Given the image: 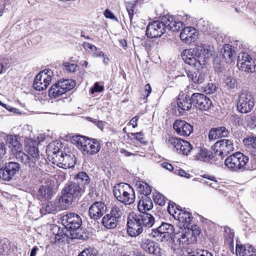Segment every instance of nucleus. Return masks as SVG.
I'll use <instances>...</instances> for the list:
<instances>
[{
  "instance_id": "nucleus-31",
  "label": "nucleus",
  "mask_w": 256,
  "mask_h": 256,
  "mask_svg": "<svg viewBox=\"0 0 256 256\" xmlns=\"http://www.w3.org/2000/svg\"><path fill=\"white\" fill-rule=\"evenodd\" d=\"M243 144L252 154L256 156V136L244 138Z\"/></svg>"
},
{
  "instance_id": "nucleus-54",
  "label": "nucleus",
  "mask_w": 256,
  "mask_h": 256,
  "mask_svg": "<svg viewBox=\"0 0 256 256\" xmlns=\"http://www.w3.org/2000/svg\"><path fill=\"white\" fill-rule=\"evenodd\" d=\"M104 90V86H100L98 82H96L94 86L90 88V92L92 94H94L96 92H102Z\"/></svg>"
},
{
  "instance_id": "nucleus-15",
  "label": "nucleus",
  "mask_w": 256,
  "mask_h": 256,
  "mask_svg": "<svg viewBox=\"0 0 256 256\" xmlns=\"http://www.w3.org/2000/svg\"><path fill=\"white\" fill-rule=\"evenodd\" d=\"M53 72L51 70H44L36 76L34 87L37 90H43L47 88L52 82Z\"/></svg>"
},
{
  "instance_id": "nucleus-42",
  "label": "nucleus",
  "mask_w": 256,
  "mask_h": 256,
  "mask_svg": "<svg viewBox=\"0 0 256 256\" xmlns=\"http://www.w3.org/2000/svg\"><path fill=\"white\" fill-rule=\"evenodd\" d=\"M204 48L205 50L204 52L202 51V52H199L198 53L196 54V56H193L192 57V58L194 59V60H196V61H198V60H200V57L202 56V57L204 58L205 64L206 60L210 56L211 54L208 46H204Z\"/></svg>"
},
{
  "instance_id": "nucleus-5",
  "label": "nucleus",
  "mask_w": 256,
  "mask_h": 256,
  "mask_svg": "<svg viewBox=\"0 0 256 256\" xmlns=\"http://www.w3.org/2000/svg\"><path fill=\"white\" fill-rule=\"evenodd\" d=\"M73 143L80 148L84 154H95L100 149V142L95 140L86 139V137L81 136H74L72 138Z\"/></svg>"
},
{
  "instance_id": "nucleus-57",
  "label": "nucleus",
  "mask_w": 256,
  "mask_h": 256,
  "mask_svg": "<svg viewBox=\"0 0 256 256\" xmlns=\"http://www.w3.org/2000/svg\"><path fill=\"white\" fill-rule=\"evenodd\" d=\"M131 135L140 142H144V136L142 132L131 133Z\"/></svg>"
},
{
  "instance_id": "nucleus-13",
  "label": "nucleus",
  "mask_w": 256,
  "mask_h": 256,
  "mask_svg": "<svg viewBox=\"0 0 256 256\" xmlns=\"http://www.w3.org/2000/svg\"><path fill=\"white\" fill-rule=\"evenodd\" d=\"M28 154L21 152L16 154V158H20L22 162L30 167L34 168L40 155L36 142H32L28 145L26 150Z\"/></svg>"
},
{
  "instance_id": "nucleus-14",
  "label": "nucleus",
  "mask_w": 256,
  "mask_h": 256,
  "mask_svg": "<svg viewBox=\"0 0 256 256\" xmlns=\"http://www.w3.org/2000/svg\"><path fill=\"white\" fill-rule=\"evenodd\" d=\"M254 106V98L252 94L246 90L242 91L238 96L237 108L243 114L250 112Z\"/></svg>"
},
{
  "instance_id": "nucleus-17",
  "label": "nucleus",
  "mask_w": 256,
  "mask_h": 256,
  "mask_svg": "<svg viewBox=\"0 0 256 256\" xmlns=\"http://www.w3.org/2000/svg\"><path fill=\"white\" fill-rule=\"evenodd\" d=\"M138 240L140 246L144 251L155 256H162V251L156 242L146 237L140 236Z\"/></svg>"
},
{
  "instance_id": "nucleus-64",
  "label": "nucleus",
  "mask_w": 256,
  "mask_h": 256,
  "mask_svg": "<svg viewBox=\"0 0 256 256\" xmlns=\"http://www.w3.org/2000/svg\"><path fill=\"white\" fill-rule=\"evenodd\" d=\"M40 248L37 246H34L31 250L30 256H36L37 252L39 250Z\"/></svg>"
},
{
  "instance_id": "nucleus-56",
  "label": "nucleus",
  "mask_w": 256,
  "mask_h": 256,
  "mask_svg": "<svg viewBox=\"0 0 256 256\" xmlns=\"http://www.w3.org/2000/svg\"><path fill=\"white\" fill-rule=\"evenodd\" d=\"M208 138L210 140H214L219 138L216 128H212L208 134Z\"/></svg>"
},
{
  "instance_id": "nucleus-51",
  "label": "nucleus",
  "mask_w": 256,
  "mask_h": 256,
  "mask_svg": "<svg viewBox=\"0 0 256 256\" xmlns=\"http://www.w3.org/2000/svg\"><path fill=\"white\" fill-rule=\"evenodd\" d=\"M225 83L226 84V86L230 88H236V80L230 76H228L227 78H226L225 80Z\"/></svg>"
},
{
  "instance_id": "nucleus-9",
  "label": "nucleus",
  "mask_w": 256,
  "mask_h": 256,
  "mask_svg": "<svg viewBox=\"0 0 256 256\" xmlns=\"http://www.w3.org/2000/svg\"><path fill=\"white\" fill-rule=\"evenodd\" d=\"M216 156V164H220L223 158L234 150L232 142L228 139H222L217 141L212 147Z\"/></svg>"
},
{
  "instance_id": "nucleus-60",
  "label": "nucleus",
  "mask_w": 256,
  "mask_h": 256,
  "mask_svg": "<svg viewBox=\"0 0 256 256\" xmlns=\"http://www.w3.org/2000/svg\"><path fill=\"white\" fill-rule=\"evenodd\" d=\"M138 118H139V117L138 116H136L132 118L130 120V122H128V124L132 125V127L134 128H135L138 126L137 122H138Z\"/></svg>"
},
{
  "instance_id": "nucleus-1",
  "label": "nucleus",
  "mask_w": 256,
  "mask_h": 256,
  "mask_svg": "<svg viewBox=\"0 0 256 256\" xmlns=\"http://www.w3.org/2000/svg\"><path fill=\"white\" fill-rule=\"evenodd\" d=\"M154 223L152 215L147 212L130 214L127 219V233L131 237L140 236L144 228H151Z\"/></svg>"
},
{
  "instance_id": "nucleus-53",
  "label": "nucleus",
  "mask_w": 256,
  "mask_h": 256,
  "mask_svg": "<svg viewBox=\"0 0 256 256\" xmlns=\"http://www.w3.org/2000/svg\"><path fill=\"white\" fill-rule=\"evenodd\" d=\"M56 206L52 202H48L45 206L44 208V214L46 213H52L55 211ZM43 212L44 210H41Z\"/></svg>"
},
{
  "instance_id": "nucleus-20",
  "label": "nucleus",
  "mask_w": 256,
  "mask_h": 256,
  "mask_svg": "<svg viewBox=\"0 0 256 256\" xmlns=\"http://www.w3.org/2000/svg\"><path fill=\"white\" fill-rule=\"evenodd\" d=\"M106 205L102 202H95L88 208V216L91 219L97 220L106 212Z\"/></svg>"
},
{
  "instance_id": "nucleus-3",
  "label": "nucleus",
  "mask_w": 256,
  "mask_h": 256,
  "mask_svg": "<svg viewBox=\"0 0 256 256\" xmlns=\"http://www.w3.org/2000/svg\"><path fill=\"white\" fill-rule=\"evenodd\" d=\"M60 220L63 226L69 230L72 238L81 239L83 238L80 228L82 221L78 214L74 213L66 214L61 217Z\"/></svg>"
},
{
  "instance_id": "nucleus-19",
  "label": "nucleus",
  "mask_w": 256,
  "mask_h": 256,
  "mask_svg": "<svg viewBox=\"0 0 256 256\" xmlns=\"http://www.w3.org/2000/svg\"><path fill=\"white\" fill-rule=\"evenodd\" d=\"M193 104L200 110H208L212 104L209 98L203 94L194 93L192 94Z\"/></svg>"
},
{
  "instance_id": "nucleus-27",
  "label": "nucleus",
  "mask_w": 256,
  "mask_h": 256,
  "mask_svg": "<svg viewBox=\"0 0 256 256\" xmlns=\"http://www.w3.org/2000/svg\"><path fill=\"white\" fill-rule=\"evenodd\" d=\"M236 253L238 256H256L254 247L248 245L236 246Z\"/></svg>"
},
{
  "instance_id": "nucleus-58",
  "label": "nucleus",
  "mask_w": 256,
  "mask_h": 256,
  "mask_svg": "<svg viewBox=\"0 0 256 256\" xmlns=\"http://www.w3.org/2000/svg\"><path fill=\"white\" fill-rule=\"evenodd\" d=\"M174 173L177 174L185 178H189L190 174L186 172L184 170L182 169L176 170H174Z\"/></svg>"
},
{
  "instance_id": "nucleus-39",
  "label": "nucleus",
  "mask_w": 256,
  "mask_h": 256,
  "mask_svg": "<svg viewBox=\"0 0 256 256\" xmlns=\"http://www.w3.org/2000/svg\"><path fill=\"white\" fill-rule=\"evenodd\" d=\"M58 83H56L52 86L48 91L49 96L54 98L58 97L64 94V91H62V89L60 88Z\"/></svg>"
},
{
  "instance_id": "nucleus-47",
  "label": "nucleus",
  "mask_w": 256,
  "mask_h": 256,
  "mask_svg": "<svg viewBox=\"0 0 256 256\" xmlns=\"http://www.w3.org/2000/svg\"><path fill=\"white\" fill-rule=\"evenodd\" d=\"M202 91L206 94H213L216 90V86L212 83L208 84L206 86L202 88Z\"/></svg>"
},
{
  "instance_id": "nucleus-21",
  "label": "nucleus",
  "mask_w": 256,
  "mask_h": 256,
  "mask_svg": "<svg viewBox=\"0 0 256 256\" xmlns=\"http://www.w3.org/2000/svg\"><path fill=\"white\" fill-rule=\"evenodd\" d=\"M174 230V226L170 224L162 222L154 231V236L157 238L158 240L164 242L169 238L170 234Z\"/></svg>"
},
{
  "instance_id": "nucleus-38",
  "label": "nucleus",
  "mask_w": 256,
  "mask_h": 256,
  "mask_svg": "<svg viewBox=\"0 0 256 256\" xmlns=\"http://www.w3.org/2000/svg\"><path fill=\"white\" fill-rule=\"evenodd\" d=\"M8 141L10 144L9 147L12 150L13 152H16V154L18 152H22V145L15 138L11 136L8 138Z\"/></svg>"
},
{
  "instance_id": "nucleus-46",
  "label": "nucleus",
  "mask_w": 256,
  "mask_h": 256,
  "mask_svg": "<svg viewBox=\"0 0 256 256\" xmlns=\"http://www.w3.org/2000/svg\"><path fill=\"white\" fill-rule=\"evenodd\" d=\"M219 138L228 137L229 134L228 130L224 126H220L215 128Z\"/></svg>"
},
{
  "instance_id": "nucleus-55",
  "label": "nucleus",
  "mask_w": 256,
  "mask_h": 256,
  "mask_svg": "<svg viewBox=\"0 0 256 256\" xmlns=\"http://www.w3.org/2000/svg\"><path fill=\"white\" fill-rule=\"evenodd\" d=\"M64 66L66 68V70L69 72H74L77 70V66L75 64L64 62Z\"/></svg>"
},
{
  "instance_id": "nucleus-48",
  "label": "nucleus",
  "mask_w": 256,
  "mask_h": 256,
  "mask_svg": "<svg viewBox=\"0 0 256 256\" xmlns=\"http://www.w3.org/2000/svg\"><path fill=\"white\" fill-rule=\"evenodd\" d=\"M78 256H96V252L93 248H88L83 250Z\"/></svg>"
},
{
  "instance_id": "nucleus-62",
  "label": "nucleus",
  "mask_w": 256,
  "mask_h": 256,
  "mask_svg": "<svg viewBox=\"0 0 256 256\" xmlns=\"http://www.w3.org/2000/svg\"><path fill=\"white\" fill-rule=\"evenodd\" d=\"M104 14L106 18H109L110 19H116L114 14L108 10H105Z\"/></svg>"
},
{
  "instance_id": "nucleus-30",
  "label": "nucleus",
  "mask_w": 256,
  "mask_h": 256,
  "mask_svg": "<svg viewBox=\"0 0 256 256\" xmlns=\"http://www.w3.org/2000/svg\"><path fill=\"white\" fill-rule=\"evenodd\" d=\"M178 213L177 216H176L177 212L174 211L175 215L174 217L177 218L178 220L180 222L186 224H189L191 222L192 217L189 212L179 210L178 208Z\"/></svg>"
},
{
  "instance_id": "nucleus-33",
  "label": "nucleus",
  "mask_w": 256,
  "mask_h": 256,
  "mask_svg": "<svg viewBox=\"0 0 256 256\" xmlns=\"http://www.w3.org/2000/svg\"><path fill=\"white\" fill-rule=\"evenodd\" d=\"M181 138L174 136H169L166 138V146L173 151L176 152L178 150V146L182 141Z\"/></svg>"
},
{
  "instance_id": "nucleus-18",
  "label": "nucleus",
  "mask_w": 256,
  "mask_h": 256,
  "mask_svg": "<svg viewBox=\"0 0 256 256\" xmlns=\"http://www.w3.org/2000/svg\"><path fill=\"white\" fill-rule=\"evenodd\" d=\"M20 164L16 162H9L4 168L0 169V177L4 180H10L20 170Z\"/></svg>"
},
{
  "instance_id": "nucleus-7",
  "label": "nucleus",
  "mask_w": 256,
  "mask_h": 256,
  "mask_svg": "<svg viewBox=\"0 0 256 256\" xmlns=\"http://www.w3.org/2000/svg\"><path fill=\"white\" fill-rule=\"evenodd\" d=\"M248 160V156L242 152H236L227 157L224 160V164L232 172H244L246 170V166Z\"/></svg>"
},
{
  "instance_id": "nucleus-12",
  "label": "nucleus",
  "mask_w": 256,
  "mask_h": 256,
  "mask_svg": "<svg viewBox=\"0 0 256 256\" xmlns=\"http://www.w3.org/2000/svg\"><path fill=\"white\" fill-rule=\"evenodd\" d=\"M204 46H198L192 49L190 48L184 50L182 54V57L186 63L191 66L196 67L197 70H198L200 68H202L204 65V58L202 56L200 58V60H198L196 61L192 59V57L196 56V54L199 52H204Z\"/></svg>"
},
{
  "instance_id": "nucleus-37",
  "label": "nucleus",
  "mask_w": 256,
  "mask_h": 256,
  "mask_svg": "<svg viewBox=\"0 0 256 256\" xmlns=\"http://www.w3.org/2000/svg\"><path fill=\"white\" fill-rule=\"evenodd\" d=\"M192 146L188 141L182 140L180 144L178 146V150L176 152L182 154L187 155L192 150Z\"/></svg>"
},
{
  "instance_id": "nucleus-59",
  "label": "nucleus",
  "mask_w": 256,
  "mask_h": 256,
  "mask_svg": "<svg viewBox=\"0 0 256 256\" xmlns=\"http://www.w3.org/2000/svg\"><path fill=\"white\" fill-rule=\"evenodd\" d=\"M83 46L86 50L90 49L92 51H95L97 50V48L95 46L87 42L83 43Z\"/></svg>"
},
{
  "instance_id": "nucleus-11",
  "label": "nucleus",
  "mask_w": 256,
  "mask_h": 256,
  "mask_svg": "<svg viewBox=\"0 0 256 256\" xmlns=\"http://www.w3.org/2000/svg\"><path fill=\"white\" fill-rule=\"evenodd\" d=\"M204 46H198L192 49L190 48L184 50L182 54V57L186 63L191 66L196 67L197 70H198L200 68H202L204 65V58L202 56L200 58V60H198L196 61L192 59V57L196 56V54L199 52H204Z\"/></svg>"
},
{
  "instance_id": "nucleus-25",
  "label": "nucleus",
  "mask_w": 256,
  "mask_h": 256,
  "mask_svg": "<svg viewBox=\"0 0 256 256\" xmlns=\"http://www.w3.org/2000/svg\"><path fill=\"white\" fill-rule=\"evenodd\" d=\"M74 180V182L78 184L80 188H83L84 192H85L86 186L90 183V178L88 176L85 172H80L75 176Z\"/></svg>"
},
{
  "instance_id": "nucleus-24",
  "label": "nucleus",
  "mask_w": 256,
  "mask_h": 256,
  "mask_svg": "<svg viewBox=\"0 0 256 256\" xmlns=\"http://www.w3.org/2000/svg\"><path fill=\"white\" fill-rule=\"evenodd\" d=\"M196 158L197 160L203 162H208L210 160H212V162H214L215 164V162L217 160V157L214 156V152L211 153L206 148L200 150L196 156Z\"/></svg>"
},
{
  "instance_id": "nucleus-35",
  "label": "nucleus",
  "mask_w": 256,
  "mask_h": 256,
  "mask_svg": "<svg viewBox=\"0 0 256 256\" xmlns=\"http://www.w3.org/2000/svg\"><path fill=\"white\" fill-rule=\"evenodd\" d=\"M234 50H232V46L230 44L224 45L220 50L223 58L228 62H231L232 60V56Z\"/></svg>"
},
{
  "instance_id": "nucleus-44",
  "label": "nucleus",
  "mask_w": 256,
  "mask_h": 256,
  "mask_svg": "<svg viewBox=\"0 0 256 256\" xmlns=\"http://www.w3.org/2000/svg\"><path fill=\"white\" fill-rule=\"evenodd\" d=\"M110 214L118 221L122 214V210L118 206H112Z\"/></svg>"
},
{
  "instance_id": "nucleus-10",
  "label": "nucleus",
  "mask_w": 256,
  "mask_h": 256,
  "mask_svg": "<svg viewBox=\"0 0 256 256\" xmlns=\"http://www.w3.org/2000/svg\"><path fill=\"white\" fill-rule=\"evenodd\" d=\"M52 157L54 164L64 169L74 166L75 164V159L73 155L66 154L58 148L54 149Z\"/></svg>"
},
{
  "instance_id": "nucleus-34",
  "label": "nucleus",
  "mask_w": 256,
  "mask_h": 256,
  "mask_svg": "<svg viewBox=\"0 0 256 256\" xmlns=\"http://www.w3.org/2000/svg\"><path fill=\"white\" fill-rule=\"evenodd\" d=\"M118 220L110 214H106L102 219V224L107 228H114L117 226Z\"/></svg>"
},
{
  "instance_id": "nucleus-16",
  "label": "nucleus",
  "mask_w": 256,
  "mask_h": 256,
  "mask_svg": "<svg viewBox=\"0 0 256 256\" xmlns=\"http://www.w3.org/2000/svg\"><path fill=\"white\" fill-rule=\"evenodd\" d=\"M237 65L242 71L247 72H254L256 70V60L246 52L239 54Z\"/></svg>"
},
{
  "instance_id": "nucleus-29",
  "label": "nucleus",
  "mask_w": 256,
  "mask_h": 256,
  "mask_svg": "<svg viewBox=\"0 0 256 256\" xmlns=\"http://www.w3.org/2000/svg\"><path fill=\"white\" fill-rule=\"evenodd\" d=\"M187 76L190 80L196 84H200L205 80V75L200 71V68L195 72H188Z\"/></svg>"
},
{
  "instance_id": "nucleus-52",
  "label": "nucleus",
  "mask_w": 256,
  "mask_h": 256,
  "mask_svg": "<svg viewBox=\"0 0 256 256\" xmlns=\"http://www.w3.org/2000/svg\"><path fill=\"white\" fill-rule=\"evenodd\" d=\"M204 178L207 179H208L210 180L213 181V182L208 183V182H206V184L212 187L213 188H216V178H214V176H210L208 174H204Z\"/></svg>"
},
{
  "instance_id": "nucleus-22",
  "label": "nucleus",
  "mask_w": 256,
  "mask_h": 256,
  "mask_svg": "<svg viewBox=\"0 0 256 256\" xmlns=\"http://www.w3.org/2000/svg\"><path fill=\"white\" fill-rule=\"evenodd\" d=\"M173 128L178 134L184 136H189L193 132V126L182 120H176L173 124Z\"/></svg>"
},
{
  "instance_id": "nucleus-8",
  "label": "nucleus",
  "mask_w": 256,
  "mask_h": 256,
  "mask_svg": "<svg viewBox=\"0 0 256 256\" xmlns=\"http://www.w3.org/2000/svg\"><path fill=\"white\" fill-rule=\"evenodd\" d=\"M190 231H188L186 229L182 230V232H179L174 234L172 238V242L171 245V248L174 252L176 254L181 256L182 249L186 246L194 242L192 238V234Z\"/></svg>"
},
{
  "instance_id": "nucleus-2",
  "label": "nucleus",
  "mask_w": 256,
  "mask_h": 256,
  "mask_svg": "<svg viewBox=\"0 0 256 256\" xmlns=\"http://www.w3.org/2000/svg\"><path fill=\"white\" fill-rule=\"evenodd\" d=\"M182 28L181 22H176L172 16H165L162 18L161 20L154 21L149 24L146 28V34L150 38H158L162 36L166 31L177 32Z\"/></svg>"
},
{
  "instance_id": "nucleus-43",
  "label": "nucleus",
  "mask_w": 256,
  "mask_h": 256,
  "mask_svg": "<svg viewBox=\"0 0 256 256\" xmlns=\"http://www.w3.org/2000/svg\"><path fill=\"white\" fill-rule=\"evenodd\" d=\"M153 199L156 204L162 206L166 204L165 197L161 194L158 192L153 193Z\"/></svg>"
},
{
  "instance_id": "nucleus-36",
  "label": "nucleus",
  "mask_w": 256,
  "mask_h": 256,
  "mask_svg": "<svg viewBox=\"0 0 256 256\" xmlns=\"http://www.w3.org/2000/svg\"><path fill=\"white\" fill-rule=\"evenodd\" d=\"M58 83L60 88L62 89V91H64V93L72 89L76 86L75 82L72 79L63 80L58 81Z\"/></svg>"
},
{
  "instance_id": "nucleus-32",
  "label": "nucleus",
  "mask_w": 256,
  "mask_h": 256,
  "mask_svg": "<svg viewBox=\"0 0 256 256\" xmlns=\"http://www.w3.org/2000/svg\"><path fill=\"white\" fill-rule=\"evenodd\" d=\"M178 108L182 110H188L191 108L193 102L191 98L186 96L183 98H178L177 102Z\"/></svg>"
},
{
  "instance_id": "nucleus-28",
  "label": "nucleus",
  "mask_w": 256,
  "mask_h": 256,
  "mask_svg": "<svg viewBox=\"0 0 256 256\" xmlns=\"http://www.w3.org/2000/svg\"><path fill=\"white\" fill-rule=\"evenodd\" d=\"M52 192V188L51 186H42L38 190V198L41 200H48L50 198Z\"/></svg>"
},
{
  "instance_id": "nucleus-50",
  "label": "nucleus",
  "mask_w": 256,
  "mask_h": 256,
  "mask_svg": "<svg viewBox=\"0 0 256 256\" xmlns=\"http://www.w3.org/2000/svg\"><path fill=\"white\" fill-rule=\"evenodd\" d=\"M54 178L58 182L60 183L66 180V174L64 172L59 170L57 172L56 174L54 175Z\"/></svg>"
},
{
  "instance_id": "nucleus-61",
  "label": "nucleus",
  "mask_w": 256,
  "mask_h": 256,
  "mask_svg": "<svg viewBox=\"0 0 256 256\" xmlns=\"http://www.w3.org/2000/svg\"><path fill=\"white\" fill-rule=\"evenodd\" d=\"M161 166L162 168H166L167 170H168L169 171H172L174 168L173 166L170 164L166 162H162L161 164Z\"/></svg>"
},
{
  "instance_id": "nucleus-23",
  "label": "nucleus",
  "mask_w": 256,
  "mask_h": 256,
  "mask_svg": "<svg viewBox=\"0 0 256 256\" xmlns=\"http://www.w3.org/2000/svg\"><path fill=\"white\" fill-rule=\"evenodd\" d=\"M182 24V26L184 24ZM182 28V32L180 34V40L184 42L187 44H190L192 42H194L197 38L198 33L197 30L193 27L186 26Z\"/></svg>"
},
{
  "instance_id": "nucleus-63",
  "label": "nucleus",
  "mask_w": 256,
  "mask_h": 256,
  "mask_svg": "<svg viewBox=\"0 0 256 256\" xmlns=\"http://www.w3.org/2000/svg\"><path fill=\"white\" fill-rule=\"evenodd\" d=\"M152 88L150 85V84H146L144 86V92L146 94V96L148 97L150 94L151 93Z\"/></svg>"
},
{
  "instance_id": "nucleus-49",
  "label": "nucleus",
  "mask_w": 256,
  "mask_h": 256,
  "mask_svg": "<svg viewBox=\"0 0 256 256\" xmlns=\"http://www.w3.org/2000/svg\"><path fill=\"white\" fill-rule=\"evenodd\" d=\"M184 256H212V254L206 250H202L196 253H188Z\"/></svg>"
},
{
  "instance_id": "nucleus-41",
  "label": "nucleus",
  "mask_w": 256,
  "mask_h": 256,
  "mask_svg": "<svg viewBox=\"0 0 256 256\" xmlns=\"http://www.w3.org/2000/svg\"><path fill=\"white\" fill-rule=\"evenodd\" d=\"M56 228L58 229V232L55 235L56 242H60L65 237L69 236L68 234L66 233V232H69V230H68V229H66L65 227L60 228L58 226H56Z\"/></svg>"
},
{
  "instance_id": "nucleus-4",
  "label": "nucleus",
  "mask_w": 256,
  "mask_h": 256,
  "mask_svg": "<svg viewBox=\"0 0 256 256\" xmlns=\"http://www.w3.org/2000/svg\"><path fill=\"white\" fill-rule=\"evenodd\" d=\"M114 194L118 201L130 204L135 200V193L132 187L126 183H120L114 187Z\"/></svg>"
},
{
  "instance_id": "nucleus-26",
  "label": "nucleus",
  "mask_w": 256,
  "mask_h": 256,
  "mask_svg": "<svg viewBox=\"0 0 256 256\" xmlns=\"http://www.w3.org/2000/svg\"><path fill=\"white\" fill-rule=\"evenodd\" d=\"M153 207L152 202L147 196H142L140 200L138 208L140 213L146 212V210H149Z\"/></svg>"
},
{
  "instance_id": "nucleus-45",
  "label": "nucleus",
  "mask_w": 256,
  "mask_h": 256,
  "mask_svg": "<svg viewBox=\"0 0 256 256\" xmlns=\"http://www.w3.org/2000/svg\"><path fill=\"white\" fill-rule=\"evenodd\" d=\"M188 231H190L192 234V238H194L192 239L194 242L196 240V236H198L200 233V230L199 227L198 226H192L191 228L186 229Z\"/></svg>"
},
{
  "instance_id": "nucleus-40",
  "label": "nucleus",
  "mask_w": 256,
  "mask_h": 256,
  "mask_svg": "<svg viewBox=\"0 0 256 256\" xmlns=\"http://www.w3.org/2000/svg\"><path fill=\"white\" fill-rule=\"evenodd\" d=\"M138 191L143 196L149 195L152 191L150 187L146 183H140L137 185Z\"/></svg>"
},
{
  "instance_id": "nucleus-6",
  "label": "nucleus",
  "mask_w": 256,
  "mask_h": 256,
  "mask_svg": "<svg viewBox=\"0 0 256 256\" xmlns=\"http://www.w3.org/2000/svg\"><path fill=\"white\" fill-rule=\"evenodd\" d=\"M84 192L83 188H80L78 184L68 182L62 190L60 200L65 207H68L72 204L74 198L81 196Z\"/></svg>"
}]
</instances>
